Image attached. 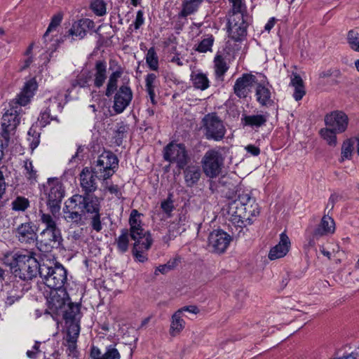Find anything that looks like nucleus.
Segmentation results:
<instances>
[{
    "label": "nucleus",
    "mask_w": 359,
    "mask_h": 359,
    "mask_svg": "<svg viewBox=\"0 0 359 359\" xmlns=\"http://www.w3.org/2000/svg\"><path fill=\"white\" fill-rule=\"evenodd\" d=\"M260 76L263 79L259 83H257L255 96L260 106L269 107L274 104L272 98L273 87L264 74H260Z\"/></svg>",
    "instance_id": "f3484780"
},
{
    "label": "nucleus",
    "mask_w": 359,
    "mask_h": 359,
    "mask_svg": "<svg viewBox=\"0 0 359 359\" xmlns=\"http://www.w3.org/2000/svg\"><path fill=\"white\" fill-rule=\"evenodd\" d=\"M81 304L74 303L71 301L68 302L67 304L61 306L55 313L51 311H48L46 308L43 312L45 315H50L52 318L58 321L62 318L65 323L67 327V341L72 343V345H76L77 338L80 332L79 318L77 319V316L80 314Z\"/></svg>",
    "instance_id": "423d86ee"
},
{
    "label": "nucleus",
    "mask_w": 359,
    "mask_h": 359,
    "mask_svg": "<svg viewBox=\"0 0 359 359\" xmlns=\"http://www.w3.org/2000/svg\"><path fill=\"white\" fill-rule=\"evenodd\" d=\"M92 79V72L90 71H86L78 74L76 78L70 80V86L67 90L66 98L69 94L76 88H89V81Z\"/></svg>",
    "instance_id": "c756f323"
},
{
    "label": "nucleus",
    "mask_w": 359,
    "mask_h": 359,
    "mask_svg": "<svg viewBox=\"0 0 359 359\" xmlns=\"http://www.w3.org/2000/svg\"><path fill=\"white\" fill-rule=\"evenodd\" d=\"M19 123L20 120L17 114H13L12 113L10 114L7 113L4 114L1 123L2 136L6 142H8L10 138L11 133L15 130Z\"/></svg>",
    "instance_id": "c85d7f7f"
},
{
    "label": "nucleus",
    "mask_w": 359,
    "mask_h": 359,
    "mask_svg": "<svg viewBox=\"0 0 359 359\" xmlns=\"http://www.w3.org/2000/svg\"><path fill=\"white\" fill-rule=\"evenodd\" d=\"M250 203H254V208L257 210V203L255 198L251 197L249 193H245V191L241 193L238 191L237 198L229 205L228 214L229 215L238 210L240 206L243 207Z\"/></svg>",
    "instance_id": "cd10ccee"
},
{
    "label": "nucleus",
    "mask_w": 359,
    "mask_h": 359,
    "mask_svg": "<svg viewBox=\"0 0 359 359\" xmlns=\"http://www.w3.org/2000/svg\"><path fill=\"white\" fill-rule=\"evenodd\" d=\"M347 41L350 47L355 51L359 52V33L351 29L348 32Z\"/></svg>",
    "instance_id": "3c124183"
},
{
    "label": "nucleus",
    "mask_w": 359,
    "mask_h": 359,
    "mask_svg": "<svg viewBox=\"0 0 359 359\" xmlns=\"http://www.w3.org/2000/svg\"><path fill=\"white\" fill-rule=\"evenodd\" d=\"M229 1L232 4V13L233 15L241 13L243 17V13L246 10L244 0H229Z\"/></svg>",
    "instance_id": "864d4df0"
},
{
    "label": "nucleus",
    "mask_w": 359,
    "mask_h": 359,
    "mask_svg": "<svg viewBox=\"0 0 359 359\" xmlns=\"http://www.w3.org/2000/svg\"><path fill=\"white\" fill-rule=\"evenodd\" d=\"M40 240L36 244L39 250L44 253L50 252L53 249H62L63 238L59 228L43 229L40 233Z\"/></svg>",
    "instance_id": "4468645a"
},
{
    "label": "nucleus",
    "mask_w": 359,
    "mask_h": 359,
    "mask_svg": "<svg viewBox=\"0 0 359 359\" xmlns=\"http://www.w3.org/2000/svg\"><path fill=\"white\" fill-rule=\"evenodd\" d=\"M38 227L32 222L22 223L15 230V237L21 243L32 244L37 241Z\"/></svg>",
    "instance_id": "a211bd4d"
},
{
    "label": "nucleus",
    "mask_w": 359,
    "mask_h": 359,
    "mask_svg": "<svg viewBox=\"0 0 359 359\" xmlns=\"http://www.w3.org/2000/svg\"><path fill=\"white\" fill-rule=\"evenodd\" d=\"M37 88L38 83L34 77L27 81L20 93L18 95V103L21 106L27 104L30 102L31 98L34 95Z\"/></svg>",
    "instance_id": "a878e982"
},
{
    "label": "nucleus",
    "mask_w": 359,
    "mask_h": 359,
    "mask_svg": "<svg viewBox=\"0 0 359 359\" xmlns=\"http://www.w3.org/2000/svg\"><path fill=\"white\" fill-rule=\"evenodd\" d=\"M101 351L100 348L95 346H93L90 348V356L92 359L101 358Z\"/></svg>",
    "instance_id": "338daca9"
},
{
    "label": "nucleus",
    "mask_w": 359,
    "mask_h": 359,
    "mask_svg": "<svg viewBox=\"0 0 359 359\" xmlns=\"http://www.w3.org/2000/svg\"><path fill=\"white\" fill-rule=\"evenodd\" d=\"M341 75V72L338 68H329L320 71L318 73V85L323 86H337L340 83L339 79Z\"/></svg>",
    "instance_id": "b1692460"
},
{
    "label": "nucleus",
    "mask_w": 359,
    "mask_h": 359,
    "mask_svg": "<svg viewBox=\"0 0 359 359\" xmlns=\"http://www.w3.org/2000/svg\"><path fill=\"white\" fill-rule=\"evenodd\" d=\"M145 59L146 63L151 70L157 71L158 69V57L154 46L149 48Z\"/></svg>",
    "instance_id": "58836bf2"
},
{
    "label": "nucleus",
    "mask_w": 359,
    "mask_h": 359,
    "mask_svg": "<svg viewBox=\"0 0 359 359\" xmlns=\"http://www.w3.org/2000/svg\"><path fill=\"white\" fill-rule=\"evenodd\" d=\"M290 85L294 87L293 98L295 101L301 100L306 94L305 86L301 76L293 73L290 80Z\"/></svg>",
    "instance_id": "473e14b6"
},
{
    "label": "nucleus",
    "mask_w": 359,
    "mask_h": 359,
    "mask_svg": "<svg viewBox=\"0 0 359 359\" xmlns=\"http://www.w3.org/2000/svg\"><path fill=\"white\" fill-rule=\"evenodd\" d=\"M203 3V0H184L182 4V10L177 16L179 18H187V16L196 13Z\"/></svg>",
    "instance_id": "72a5a7b5"
},
{
    "label": "nucleus",
    "mask_w": 359,
    "mask_h": 359,
    "mask_svg": "<svg viewBox=\"0 0 359 359\" xmlns=\"http://www.w3.org/2000/svg\"><path fill=\"white\" fill-rule=\"evenodd\" d=\"M233 236L222 229H214L209 233L208 245L212 252L222 254L230 245Z\"/></svg>",
    "instance_id": "dca6fc26"
},
{
    "label": "nucleus",
    "mask_w": 359,
    "mask_h": 359,
    "mask_svg": "<svg viewBox=\"0 0 359 359\" xmlns=\"http://www.w3.org/2000/svg\"><path fill=\"white\" fill-rule=\"evenodd\" d=\"M269 114H243L241 123L243 127H250L252 129H257L266 125L268 121Z\"/></svg>",
    "instance_id": "bb28decb"
},
{
    "label": "nucleus",
    "mask_w": 359,
    "mask_h": 359,
    "mask_svg": "<svg viewBox=\"0 0 359 359\" xmlns=\"http://www.w3.org/2000/svg\"><path fill=\"white\" fill-rule=\"evenodd\" d=\"M353 150V142L352 139L346 140L341 146V161L345 159H351Z\"/></svg>",
    "instance_id": "de8ad7c7"
},
{
    "label": "nucleus",
    "mask_w": 359,
    "mask_h": 359,
    "mask_svg": "<svg viewBox=\"0 0 359 359\" xmlns=\"http://www.w3.org/2000/svg\"><path fill=\"white\" fill-rule=\"evenodd\" d=\"M254 83H257L256 76L251 73H244L236 80L233 92L238 98H245Z\"/></svg>",
    "instance_id": "aec40b11"
},
{
    "label": "nucleus",
    "mask_w": 359,
    "mask_h": 359,
    "mask_svg": "<svg viewBox=\"0 0 359 359\" xmlns=\"http://www.w3.org/2000/svg\"><path fill=\"white\" fill-rule=\"evenodd\" d=\"M42 187L41 199L46 201L48 209L53 215L58 213L65 195L64 185L58 178L49 177L46 184H43Z\"/></svg>",
    "instance_id": "6e6552de"
},
{
    "label": "nucleus",
    "mask_w": 359,
    "mask_h": 359,
    "mask_svg": "<svg viewBox=\"0 0 359 359\" xmlns=\"http://www.w3.org/2000/svg\"><path fill=\"white\" fill-rule=\"evenodd\" d=\"M15 279L16 276H14V273L11 269L8 271L0 267V281L1 283V285L4 283H10Z\"/></svg>",
    "instance_id": "5fc2aeb1"
},
{
    "label": "nucleus",
    "mask_w": 359,
    "mask_h": 359,
    "mask_svg": "<svg viewBox=\"0 0 359 359\" xmlns=\"http://www.w3.org/2000/svg\"><path fill=\"white\" fill-rule=\"evenodd\" d=\"M335 231V223L334 219L328 215H324L320 224L313 231L314 236H323L333 233Z\"/></svg>",
    "instance_id": "2f4dec72"
},
{
    "label": "nucleus",
    "mask_w": 359,
    "mask_h": 359,
    "mask_svg": "<svg viewBox=\"0 0 359 359\" xmlns=\"http://www.w3.org/2000/svg\"><path fill=\"white\" fill-rule=\"evenodd\" d=\"M227 32L229 37L235 42H241L245 39L247 36V25L245 20L242 19V22L238 25L235 23L233 27H231V23L229 20L226 23Z\"/></svg>",
    "instance_id": "7c9ffc66"
},
{
    "label": "nucleus",
    "mask_w": 359,
    "mask_h": 359,
    "mask_svg": "<svg viewBox=\"0 0 359 359\" xmlns=\"http://www.w3.org/2000/svg\"><path fill=\"white\" fill-rule=\"evenodd\" d=\"M100 175L94 173L92 167H84L80 175V186L82 189V194H74V196L86 201H91L94 205L102 208V198L97 197L94 194L97 189L96 178L99 179Z\"/></svg>",
    "instance_id": "1a4fd4ad"
},
{
    "label": "nucleus",
    "mask_w": 359,
    "mask_h": 359,
    "mask_svg": "<svg viewBox=\"0 0 359 359\" xmlns=\"http://www.w3.org/2000/svg\"><path fill=\"white\" fill-rule=\"evenodd\" d=\"M107 79V62L103 60H97L92 73L93 86L100 89L102 88Z\"/></svg>",
    "instance_id": "393cba45"
},
{
    "label": "nucleus",
    "mask_w": 359,
    "mask_h": 359,
    "mask_svg": "<svg viewBox=\"0 0 359 359\" xmlns=\"http://www.w3.org/2000/svg\"><path fill=\"white\" fill-rule=\"evenodd\" d=\"M40 220L46 225L44 229H52L58 228L55 221L50 214L44 213L43 210H39Z\"/></svg>",
    "instance_id": "8fccbe9b"
},
{
    "label": "nucleus",
    "mask_w": 359,
    "mask_h": 359,
    "mask_svg": "<svg viewBox=\"0 0 359 359\" xmlns=\"http://www.w3.org/2000/svg\"><path fill=\"white\" fill-rule=\"evenodd\" d=\"M245 150L252 156H258L260 154V149L258 146L250 144L245 147Z\"/></svg>",
    "instance_id": "052dcab7"
},
{
    "label": "nucleus",
    "mask_w": 359,
    "mask_h": 359,
    "mask_svg": "<svg viewBox=\"0 0 359 359\" xmlns=\"http://www.w3.org/2000/svg\"><path fill=\"white\" fill-rule=\"evenodd\" d=\"M180 259H181L180 257H175L174 258L170 259L166 264L170 270H172L179 264Z\"/></svg>",
    "instance_id": "0e129e2a"
},
{
    "label": "nucleus",
    "mask_w": 359,
    "mask_h": 359,
    "mask_svg": "<svg viewBox=\"0 0 359 359\" xmlns=\"http://www.w3.org/2000/svg\"><path fill=\"white\" fill-rule=\"evenodd\" d=\"M62 19L63 13L61 12H59L52 16L48 27L43 36V39L45 41H46V37L48 36V34L55 29L60 25Z\"/></svg>",
    "instance_id": "a18cd8bd"
},
{
    "label": "nucleus",
    "mask_w": 359,
    "mask_h": 359,
    "mask_svg": "<svg viewBox=\"0 0 359 359\" xmlns=\"http://www.w3.org/2000/svg\"><path fill=\"white\" fill-rule=\"evenodd\" d=\"M38 126L40 128V130H41L43 128H45L50 123L49 109H44V111H41L38 118Z\"/></svg>",
    "instance_id": "6e6d98bb"
},
{
    "label": "nucleus",
    "mask_w": 359,
    "mask_h": 359,
    "mask_svg": "<svg viewBox=\"0 0 359 359\" xmlns=\"http://www.w3.org/2000/svg\"><path fill=\"white\" fill-rule=\"evenodd\" d=\"M95 26L94 21L89 18L77 20L72 23L71 28L68 31V35L65 36H71L73 40L83 39L86 36L87 32L93 29Z\"/></svg>",
    "instance_id": "412c9836"
},
{
    "label": "nucleus",
    "mask_w": 359,
    "mask_h": 359,
    "mask_svg": "<svg viewBox=\"0 0 359 359\" xmlns=\"http://www.w3.org/2000/svg\"><path fill=\"white\" fill-rule=\"evenodd\" d=\"M183 176L184 184L187 187L192 188L196 186L202 175L201 167L196 164L187 165L183 168Z\"/></svg>",
    "instance_id": "4be33fe9"
},
{
    "label": "nucleus",
    "mask_w": 359,
    "mask_h": 359,
    "mask_svg": "<svg viewBox=\"0 0 359 359\" xmlns=\"http://www.w3.org/2000/svg\"><path fill=\"white\" fill-rule=\"evenodd\" d=\"M163 158L170 163H176L178 170L184 168L190 161V156L184 144L169 142L163 151Z\"/></svg>",
    "instance_id": "9b49d317"
},
{
    "label": "nucleus",
    "mask_w": 359,
    "mask_h": 359,
    "mask_svg": "<svg viewBox=\"0 0 359 359\" xmlns=\"http://www.w3.org/2000/svg\"><path fill=\"white\" fill-rule=\"evenodd\" d=\"M180 310H182V313L183 311H188V312H189L191 313H194V314H197L200 311L198 306H196L195 305L185 306H183Z\"/></svg>",
    "instance_id": "69168bd1"
},
{
    "label": "nucleus",
    "mask_w": 359,
    "mask_h": 359,
    "mask_svg": "<svg viewBox=\"0 0 359 359\" xmlns=\"http://www.w3.org/2000/svg\"><path fill=\"white\" fill-rule=\"evenodd\" d=\"M331 359H359V354L358 353L352 352L346 355H343L339 358H334Z\"/></svg>",
    "instance_id": "774afa93"
},
{
    "label": "nucleus",
    "mask_w": 359,
    "mask_h": 359,
    "mask_svg": "<svg viewBox=\"0 0 359 359\" xmlns=\"http://www.w3.org/2000/svg\"><path fill=\"white\" fill-rule=\"evenodd\" d=\"M144 11L139 10L137 11L135 19L132 25L128 27V32H133L132 27L133 26L135 30L139 29L144 23Z\"/></svg>",
    "instance_id": "603ef678"
},
{
    "label": "nucleus",
    "mask_w": 359,
    "mask_h": 359,
    "mask_svg": "<svg viewBox=\"0 0 359 359\" xmlns=\"http://www.w3.org/2000/svg\"><path fill=\"white\" fill-rule=\"evenodd\" d=\"M142 215L137 210H131L129 217L130 236L134 241L132 253L134 258L142 263L147 261L148 257L144 252L150 249L153 243V238L149 231L142 227V222L139 217Z\"/></svg>",
    "instance_id": "39448f33"
},
{
    "label": "nucleus",
    "mask_w": 359,
    "mask_h": 359,
    "mask_svg": "<svg viewBox=\"0 0 359 359\" xmlns=\"http://www.w3.org/2000/svg\"><path fill=\"white\" fill-rule=\"evenodd\" d=\"M35 253L31 251L8 252L3 261L14 273L16 278L24 283L41 277L42 264L35 258Z\"/></svg>",
    "instance_id": "7ed1b4c3"
},
{
    "label": "nucleus",
    "mask_w": 359,
    "mask_h": 359,
    "mask_svg": "<svg viewBox=\"0 0 359 359\" xmlns=\"http://www.w3.org/2000/svg\"><path fill=\"white\" fill-rule=\"evenodd\" d=\"M118 159L111 151L104 150L94 162L92 169L94 173L100 175L99 180L103 181L109 179L118 168Z\"/></svg>",
    "instance_id": "9d476101"
},
{
    "label": "nucleus",
    "mask_w": 359,
    "mask_h": 359,
    "mask_svg": "<svg viewBox=\"0 0 359 359\" xmlns=\"http://www.w3.org/2000/svg\"><path fill=\"white\" fill-rule=\"evenodd\" d=\"M185 327V321L182 318V310H177L172 316V321L170 324V334L175 336L179 334Z\"/></svg>",
    "instance_id": "c9c22d12"
},
{
    "label": "nucleus",
    "mask_w": 359,
    "mask_h": 359,
    "mask_svg": "<svg viewBox=\"0 0 359 359\" xmlns=\"http://www.w3.org/2000/svg\"><path fill=\"white\" fill-rule=\"evenodd\" d=\"M204 135L207 140L219 142L224 137L226 128L216 113H209L203 118Z\"/></svg>",
    "instance_id": "f8f14e48"
},
{
    "label": "nucleus",
    "mask_w": 359,
    "mask_h": 359,
    "mask_svg": "<svg viewBox=\"0 0 359 359\" xmlns=\"http://www.w3.org/2000/svg\"><path fill=\"white\" fill-rule=\"evenodd\" d=\"M25 283L15 279L10 283H4L0 290V297L6 306H12L25 294Z\"/></svg>",
    "instance_id": "2eb2a0df"
},
{
    "label": "nucleus",
    "mask_w": 359,
    "mask_h": 359,
    "mask_svg": "<svg viewBox=\"0 0 359 359\" xmlns=\"http://www.w3.org/2000/svg\"><path fill=\"white\" fill-rule=\"evenodd\" d=\"M156 80V75L154 73H149L145 76V90L147 91L155 90L156 86L154 84Z\"/></svg>",
    "instance_id": "13d9d810"
},
{
    "label": "nucleus",
    "mask_w": 359,
    "mask_h": 359,
    "mask_svg": "<svg viewBox=\"0 0 359 359\" xmlns=\"http://www.w3.org/2000/svg\"><path fill=\"white\" fill-rule=\"evenodd\" d=\"M130 229L123 228L121 230V234L116 238L115 244L118 252L126 253L129 247Z\"/></svg>",
    "instance_id": "f704fd0d"
},
{
    "label": "nucleus",
    "mask_w": 359,
    "mask_h": 359,
    "mask_svg": "<svg viewBox=\"0 0 359 359\" xmlns=\"http://www.w3.org/2000/svg\"><path fill=\"white\" fill-rule=\"evenodd\" d=\"M38 123L33 124L29 129L27 135L29 136L28 141L29 142V147L33 151L40 143L41 130H38Z\"/></svg>",
    "instance_id": "4c0bfd02"
},
{
    "label": "nucleus",
    "mask_w": 359,
    "mask_h": 359,
    "mask_svg": "<svg viewBox=\"0 0 359 359\" xmlns=\"http://www.w3.org/2000/svg\"><path fill=\"white\" fill-rule=\"evenodd\" d=\"M260 214V207L257 203V210L254 208V203L245 206H240L238 210L229 214V226L232 234L236 237L243 236L248 231V225H252L254 221L252 217Z\"/></svg>",
    "instance_id": "0eeeda50"
},
{
    "label": "nucleus",
    "mask_w": 359,
    "mask_h": 359,
    "mask_svg": "<svg viewBox=\"0 0 359 359\" xmlns=\"http://www.w3.org/2000/svg\"><path fill=\"white\" fill-rule=\"evenodd\" d=\"M215 41V38L212 34H208V37L203 39L200 41L198 44L195 50L201 53H207L208 51L212 50V47L213 46Z\"/></svg>",
    "instance_id": "c03bdc74"
},
{
    "label": "nucleus",
    "mask_w": 359,
    "mask_h": 359,
    "mask_svg": "<svg viewBox=\"0 0 359 359\" xmlns=\"http://www.w3.org/2000/svg\"><path fill=\"white\" fill-rule=\"evenodd\" d=\"M191 80L192 81L193 86L196 89L205 90L210 86L208 78L202 72L192 74L191 75Z\"/></svg>",
    "instance_id": "e433bc0d"
},
{
    "label": "nucleus",
    "mask_w": 359,
    "mask_h": 359,
    "mask_svg": "<svg viewBox=\"0 0 359 359\" xmlns=\"http://www.w3.org/2000/svg\"><path fill=\"white\" fill-rule=\"evenodd\" d=\"M71 203L74 206L72 209L77 208L80 212L69 210V206L66 205L64 209V213L66 214V218L71 220L74 224L78 226H82L88 224L92 231L100 233L104 226L102 217V208L93 204L91 201H86L80 198L72 196L69 198Z\"/></svg>",
    "instance_id": "f03ea898"
},
{
    "label": "nucleus",
    "mask_w": 359,
    "mask_h": 359,
    "mask_svg": "<svg viewBox=\"0 0 359 359\" xmlns=\"http://www.w3.org/2000/svg\"><path fill=\"white\" fill-rule=\"evenodd\" d=\"M107 190L111 193L114 194L118 198H122V193L120 191L118 185H110L107 187Z\"/></svg>",
    "instance_id": "680f3d73"
},
{
    "label": "nucleus",
    "mask_w": 359,
    "mask_h": 359,
    "mask_svg": "<svg viewBox=\"0 0 359 359\" xmlns=\"http://www.w3.org/2000/svg\"><path fill=\"white\" fill-rule=\"evenodd\" d=\"M46 104H47L46 107V110L49 109V114H51L52 112L57 111L58 113H62L64 106L61 103V102L59 100V99L57 97H52L48 99L46 101Z\"/></svg>",
    "instance_id": "49530a36"
},
{
    "label": "nucleus",
    "mask_w": 359,
    "mask_h": 359,
    "mask_svg": "<svg viewBox=\"0 0 359 359\" xmlns=\"http://www.w3.org/2000/svg\"><path fill=\"white\" fill-rule=\"evenodd\" d=\"M30 205V202L27 198L25 196H17L11 204V210L15 212H24Z\"/></svg>",
    "instance_id": "ea45409f"
},
{
    "label": "nucleus",
    "mask_w": 359,
    "mask_h": 359,
    "mask_svg": "<svg viewBox=\"0 0 359 359\" xmlns=\"http://www.w3.org/2000/svg\"><path fill=\"white\" fill-rule=\"evenodd\" d=\"M339 198L340 196L339 194L336 193L332 194L328 199L327 208H328L330 205V209L332 210L334 204L339 201Z\"/></svg>",
    "instance_id": "e2e57ef3"
},
{
    "label": "nucleus",
    "mask_w": 359,
    "mask_h": 359,
    "mask_svg": "<svg viewBox=\"0 0 359 359\" xmlns=\"http://www.w3.org/2000/svg\"><path fill=\"white\" fill-rule=\"evenodd\" d=\"M41 278L43 283L50 289L46 294V306L48 311L57 313L61 306L71 301L67 292L68 271L59 262L48 261L42 263Z\"/></svg>",
    "instance_id": "f257e3e1"
},
{
    "label": "nucleus",
    "mask_w": 359,
    "mask_h": 359,
    "mask_svg": "<svg viewBox=\"0 0 359 359\" xmlns=\"http://www.w3.org/2000/svg\"><path fill=\"white\" fill-rule=\"evenodd\" d=\"M104 359H120L121 355L117 348L111 345L107 348L105 353L102 355Z\"/></svg>",
    "instance_id": "4d7b16f0"
},
{
    "label": "nucleus",
    "mask_w": 359,
    "mask_h": 359,
    "mask_svg": "<svg viewBox=\"0 0 359 359\" xmlns=\"http://www.w3.org/2000/svg\"><path fill=\"white\" fill-rule=\"evenodd\" d=\"M325 123L328 128L342 133L347 129L348 118L342 111H334L325 116Z\"/></svg>",
    "instance_id": "6ab92c4d"
},
{
    "label": "nucleus",
    "mask_w": 359,
    "mask_h": 359,
    "mask_svg": "<svg viewBox=\"0 0 359 359\" xmlns=\"http://www.w3.org/2000/svg\"><path fill=\"white\" fill-rule=\"evenodd\" d=\"M90 8L97 16H103L106 13V3L103 0L92 1Z\"/></svg>",
    "instance_id": "09e8293b"
},
{
    "label": "nucleus",
    "mask_w": 359,
    "mask_h": 359,
    "mask_svg": "<svg viewBox=\"0 0 359 359\" xmlns=\"http://www.w3.org/2000/svg\"><path fill=\"white\" fill-rule=\"evenodd\" d=\"M224 158L219 151L214 149L208 150L201 160L205 175L210 178L217 177L224 167Z\"/></svg>",
    "instance_id": "ddd939ff"
},
{
    "label": "nucleus",
    "mask_w": 359,
    "mask_h": 359,
    "mask_svg": "<svg viewBox=\"0 0 359 359\" xmlns=\"http://www.w3.org/2000/svg\"><path fill=\"white\" fill-rule=\"evenodd\" d=\"M188 221V217L186 212H181L177 215L176 224L180 229H182V231L186 230L185 225Z\"/></svg>",
    "instance_id": "bf43d9fd"
},
{
    "label": "nucleus",
    "mask_w": 359,
    "mask_h": 359,
    "mask_svg": "<svg viewBox=\"0 0 359 359\" xmlns=\"http://www.w3.org/2000/svg\"><path fill=\"white\" fill-rule=\"evenodd\" d=\"M123 74V69L120 65L113 71L107 81L104 95L108 97H113V109L116 114H121L130 104L133 93L128 83H122L118 86V79Z\"/></svg>",
    "instance_id": "20e7f679"
},
{
    "label": "nucleus",
    "mask_w": 359,
    "mask_h": 359,
    "mask_svg": "<svg viewBox=\"0 0 359 359\" xmlns=\"http://www.w3.org/2000/svg\"><path fill=\"white\" fill-rule=\"evenodd\" d=\"M161 209L165 214L167 218H170L172 212L175 210L173 194L169 193L167 198L161 202Z\"/></svg>",
    "instance_id": "37998d69"
},
{
    "label": "nucleus",
    "mask_w": 359,
    "mask_h": 359,
    "mask_svg": "<svg viewBox=\"0 0 359 359\" xmlns=\"http://www.w3.org/2000/svg\"><path fill=\"white\" fill-rule=\"evenodd\" d=\"M337 131L331 129L330 128H322L320 130V136L327 142V144L331 147L337 145Z\"/></svg>",
    "instance_id": "79ce46f5"
},
{
    "label": "nucleus",
    "mask_w": 359,
    "mask_h": 359,
    "mask_svg": "<svg viewBox=\"0 0 359 359\" xmlns=\"http://www.w3.org/2000/svg\"><path fill=\"white\" fill-rule=\"evenodd\" d=\"M290 241L287 235L283 232L280 234V241L274 247L271 248L269 252L268 257L270 260L285 257L289 251Z\"/></svg>",
    "instance_id": "5701e85b"
},
{
    "label": "nucleus",
    "mask_w": 359,
    "mask_h": 359,
    "mask_svg": "<svg viewBox=\"0 0 359 359\" xmlns=\"http://www.w3.org/2000/svg\"><path fill=\"white\" fill-rule=\"evenodd\" d=\"M228 69L229 67L222 55H217L215 57V72L216 76H223Z\"/></svg>",
    "instance_id": "a19ab883"
}]
</instances>
